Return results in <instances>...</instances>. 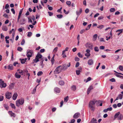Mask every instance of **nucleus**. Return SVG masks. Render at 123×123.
<instances>
[{"instance_id": "f257e3e1", "label": "nucleus", "mask_w": 123, "mask_h": 123, "mask_svg": "<svg viewBox=\"0 0 123 123\" xmlns=\"http://www.w3.org/2000/svg\"><path fill=\"white\" fill-rule=\"evenodd\" d=\"M97 101L96 100H93L91 101L89 104V107L91 110L94 111L95 109V104Z\"/></svg>"}, {"instance_id": "f03ea898", "label": "nucleus", "mask_w": 123, "mask_h": 123, "mask_svg": "<svg viewBox=\"0 0 123 123\" xmlns=\"http://www.w3.org/2000/svg\"><path fill=\"white\" fill-rule=\"evenodd\" d=\"M28 22L29 23H31L33 25H35L36 23V21H35V17L34 15L32 16H29L28 18Z\"/></svg>"}, {"instance_id": "7ed1b4c3", "label": "nucleus", "mask_w": 123, "mask_h": 123, "mask_svg": "<svg viewBox=\"0 0 123 123\" xmlns=\"http://www.w3.org/2000/svg\"><path fill=\"white\" fill-rule=\"evenodd\" d=\"M117 118L118 120H122L123 119V115L120 112H118L115 115L114 120H115Z\"/></svg>"}, {"instance_id": "20e7f679", "label": "nucleus", "mask_w": 123, "mask_h": 123, "mask_svg": "<svg viewBox=\"0 0 123 123\" xmlns=\"http://www.w3.org/2000/svg\"><path fill=\"white\" fill-rule=\"evenodd\" d=\"M42 55L39 52L38 53L36 56L35 59L33 60V61L35 63H37L39 61V59H42Z\"/></svg>"}, {"instance_id": "39448f33", "label": "nucleus", "mask_w": 123, "mask_h": 123, "mask_svg": "<svg viewBox=\"0 0 123 123\" xmlns=\"http://www.w3.org/2000/svg\"><path fill=\"white\" fill-rule=\"evenodd\" d=\"M33 55V51L32 50H29L27 51L26 55L28 57V60L30 59V57H31L32 55Z\"/></svg>"}, {"instance_id": "423d86ee", "label": "nucleus", "mask_w": 123, "mask_h": 123, "mask_svg": "<svg viewBox=\"0 0 123 123\" xmlns=\"http://www.w3.org/2000/svg\"><path fill=\"white\" fill-rule=\"evenodd\" d=\"M23 104V100L22 99H21L16 100V105L17 106H19L20 105Z\"/></svg>"}, {"instance_id": "0eeeda50", "label": "nucleus", "mask_w": 123, "mask_h": 123, "mask_svg": "<svg viewBox=\"0 0 123 123\" xmlns=\"http://www.w3.org/2000/svg\"><path fill=\"white\" fill-rule=\"evenodd\" d=\"M61 67V66H59L57 67L54 71V73L55 74H57L60 73L62 70L60 68Z\"/></svg>"}, {"instance_id": "6e6552de", "label": "nucleus", "mask_w": 123, "mask_h": 123, "mask_svg": "<svg viewBox=\"0 0 123 123\" xmlns=\"http://www.w3.org/2000/svg\"><path fill=\"white\" fill-rule=\"evenodd\" d=\"M68 64H63V66L61 67L62 69L64 70H65L67 69L68 67H69L70 66V63H69Z\"/></svg>"}, {"instance_id": "1a4fd4ad", "label": "nucleus", "mask_w": 123, "mask_h": 123, "mask_svg": "<svg viewBox=\"0 0 123 123\" xmlns=\"http://www.w3.org/2000/svg\"><path fill=\"white\" fill-rule=\"evenodd\" d=\"M6 86V83H4V81L1 79L0 80V87L2 88L3 87H5Z\"/></svg>"}, {"instance_id": "9d476101", "label": "nucleus", "mask_w": 123, "mask_h": 123, "mask_svg": "<svg viewBox=\"0 0 123 123\" xmlns=\"http://www.w3.org/2000/svg\"><path fill=\"white\" fill-rule=\"evenodd\" d=\"M6 98L8 99H10L12 97L11 93L9 92H7L6 94Z\"/></svg>"}, {"instance_id": "9b49d317", "label": "nucleus", "mask_w": 123, "mask_h": 123, "mask_svg": "<svg viewBox=\"0 0 123 123\" xmlns=\"http://www.w3.org/2000/svg\"><path fill=\"white\" fill-rule=\"evenodd\" d=\"M123 95L121 94H119L118 97H117L116 99L114 101H116L118 100L119 99H121L123 98Z\"/></svg>"}, {"instance_id": "f8f14e48", "label": "nucleus", "mask_w": 123, "mask_h": 123, "mask_svg": "<svg viewBox=\"0 0 123 123\" xmlns=\"http://www.w3.org/2000/svg\"><path fill=\"white\" fill-rule=\"evenodd\" d=\"M80 116V113H79L77 112L75 113L73 116V117L75 118H77L79 117Z\"/></svg>"}, {"instance_id": "ddd939ff", "label": "nucleus", "mask_w": 123, "mask_h": 123, "mask_svg": "<svg viewBox=\"0 0 123 123\" xmlns=\"http://www.w3.org/2000/svg\"><path fill=\"white\" fill-rule=\"evenodd\" d=\"M93 89V88L92 86V85L90 86L87 89V94H88L89 93L91 90L92 89Z\"/></svg>"}, {"instance_id": "4468645a", "label": "nucleus", "mask_w": 123, "mask_h": 123, "mask_svg": "<svg viewBox=\"0 0 123 123\" xmlns=\"http://www.w3.org/2000/svg\"><path fill=\"white\" fill-rule=\"evenodd\" d=\"M86 47L88 48L92 49V45L91 43H87L86 44Z\"/></svg>"}, {"instance_id": "2eb2a0df", "label": "nucleus", "mask_w": 123, "mask_h": 123, "mask_svg": "<svg viewBox=\"0 0 123 123\" xmlns=\"http://www.w3.org/2000/svg\"><path fill=\"white\" fill-rule=\"evenodd\" d=\"M7 68L9 70H12L13 69V67L12 64H10L8 65Z\"/></svg>"}, {"instance_id": "dca6fc26", "label": "nucleus", "mask_w": 123, "mask_h": 123, "mask_svg": "<svg viewBox=\"0 0 123 123\" xmlns=\"http://www.w3.org/2000/svg\"><path fill=\"white\" fill-rule=\"evenodd\" d=\"M90 123H97V121L96 119L93 118L92 119Z\"/></svg>"}, {"instance_id": "f3484780", "label": "nucleus", "mask_w": 123, "mask_h": 123, "mask_svg": "<svg viewBox=\"0 0 123 123\" xmlns=\"http://www.w3.org/2000/svg\"><path fill=\"white\" fill-rule=\"evenodd\" d=\"M54 91L55 92L57 93H59L60 92V89L57 87H56L54 89Z\"/></svg>"}, {"instance_id": "a211bd4d", "label": "nucleus", "mask_w": 123, "mask_h": 123, "mask_svg": "<svg viewBox=\"0 0 123 123\" xmlns=\"http://www.w3.org/2000/svg\"><path fill=\"white\" fill-rule=\"evenodd\" d=\"M18 96L17 93H15L13 95L12 98L13 100H15L16 99Z\"/></svg>"}, {"instance_id": "6ab92c4d", "label": "nucleus", "mask_w": 123, "mask_h": 123, "mask_svg": "<svg viewBox=\"0 0 123 123\" xmlns=\"http://www.w3.org/2000/svg\"><path fill=\"white\" fill-rule=\"evenodd\" d=\"M23 9V8L21 10H20V11H19V15H18V22H19V19L20 18V17H21V14L22 13V10Z\"/></svg>"}, {"instance_id": "aec40b11", "label": "nucleus", "mask_w": 123, "mask_h": 123, "mask_svg": "<svg viewBox=\"0 0 123 123\" xmlns=\"http://www.w3.org/2000/svg\"><path fill=\"white\" fill-rule=\"evenodd\" d=\"M93 63V61L92 59L89 60L88 61V63L89 65H92Z\"/></svg>"}, {"instance_id": "412c9836", "label": "nucleus", "mask_w": 123, "mask_h": 123, "mask_svg": "<svg viewBox=\"0 0 123 123\" xmlns=\"http://www.w3.org/2000/svg\"><path fill=\"white\" fill-rule=\"evenodd\" d=\"M2 29L3 31H6L8 30V28L6 26L3 25L2 27Z\"/></svg>"}, {"instance_id": "4be33fe9", "label": "nucleus", "mask_w": 123, "mask_h": 123, "mask_svg": "<svg viewBox=\"0 0 123 123\" xmlns=\"http://www.w3.org/2000/svg\"><path fill=\"white\" fill-rule=\"evenodd\" d=\"M15 77L17 78H19L21 77V75L18 72L16 73L15 74Z\"/></svg>"}, {"instance_id": "5701e85b", "label": "nucleus", "mask_w": 123, "mask_h": 123, "mask_svg": "<svg viewBox=\"0 0 123 123\" xmlns=\"http://www.w3.org/2000/svg\"><path fill=\"white\" fill-rule=\"evenodd\" d=\"M123 29H119L117 30L116 31V32H119V33H118L117 34V35L118 36L120 34L122 33L123 32Z\"/></svg>"}, {"instance_id": "b1692460", "label": "nucleus", "mask_w": 123, "mask_h": 123, "mask_svg": "<svg viewBox=\"0 0 123 123\" xmlns=\"http://www.w3.org/2000/svg\"><path fill=\"white\" fill-rule=\"evenodd\" d=\"M8 112L9 114L11 117H15L16 116L15 114L14 113H12V111H9Z\"/></svg>"}, {"instance_id": "393cba45", "label": "nucleus", "mask_w": 123, "mask_h": 123, "mask_svg": "<svg viewBox=\"0 0 123 123\" xmlns=\"http://www.w3.org/2000/svg\"><path fill=\"white\" fill-rule=\"evenodd\" d=\"M15 84L14 83H11L9 87V89H12L13 87V86Z\"/></svg>"}, {"instance_id": "a878e982", "label": "nucleus", "mask_w": 123, "mask_h": 123, "mask_svg": "<svg viewBox=\"0 0 123 123\" xmlns=\"http://www.w3.org/2000/svg\"><path fill=\"white\" fill-rule=\"evenodd\" d=\"M98 35L97 34L94 35L93 36V40L94 41L96 40L97 37Z\"/></svg>"}, {"instance_id": "bb28decb", "label": "nucleus", "mask_w": 123, "mask_h": 123, "mask_svg": "<svg viewBox=\"0 0 123 123\" xmlns=\"http://www.w3.org/2000/svg\"><path fill=\"white\" fill-rule=\"evenodd\" d=\"M82 11V10L81 9H80L79 12L77 11L76 12V14L78 15H79L81 13Z\"/></svg>"}, {"instance_id": "cd10ccee", "label": "nucleus", "mask_w": 123, "mask_h": 123, "mask_svg": "<svg viewBox=\"0 0 123 123\" xmlns=\"http://www.w3.org/2000/svg\"><path fill=\"white\" fill-rule=\"evenodd\" d=\"M20 64V63H18V62H15L13 64V65L14 66H16V65H17V66L18 67H19V65Z\"/></svg>"}, {"instance_id": "c85d7f7f", "label": "nucleus", "mask_w": 123, "mask_h": 123, "mask_svg": "<svg viewBox=\"0 0 123 123\" xmlns=\"http://www.w3.org/2000/svg\"><path fill=\"white\" fill-rule=\"evenodd\" d=\"M68 96H67L64 98V102H66L68 100Z\"/></svg>"}, {"instance_id": "c756f323", "label": "nucleus", "mask_w": 123, "mask_h": 123, "mask_svg": "<svg viewBox=\"0 0 123 123\" xmlns=\"http://www.w3.org/2000/svg\"><path fill=\"white\" fill-rule=\"evenodd\" d=\"M76 87L75 85H74L72 86L71 89L72 90L74 91L76 90Z\"/></svg>"}, {"instance_id": "7c9ffc66", "label": "nucleus", "mask_w": 123, "mask_h": 123, "mask_svg": "<svg viewBox=\"0 0 123 123\" xmlns=\"http://www.w3.org/2000/svg\"><path fill=\"white\" fill-rule=\"evenodd\" d=\"M59 83L60 85H63L64 84V82L63 81H59Z\"/></svg>"}, {"instance_id": "2f4dec72", "label": "nucleus", "mask_w": 123, "mask_h": 123, "mask_svg": "<svg viewBox=\"0 0 123 123\" xmlns=\"http://www.w3.org/2000/svg\"><path fill=\"white\" fill-rule=\"evenodd\" d=\"M43 74V72L42 71L38 72L37 74V75L38 76H39Z\"/></svg>"}, {"instance_id": "473e14b6", "label": "nucleus", "mask_w": 123, "mask_h": 123, "mask_svg": "<svg viewBox=\"0 0 123 123\" xmlns=\"http://www.w3.org/2000/svg\"><path fill=\"white\" fill-rule=\"evenodd\" d=\"M32 33L31 32H28L27 36L28 37H30L32 35Z\"/></svg>"}, {"instance_id": "72a5a7b5", "label": "nucleus", "mask_w": 123, "mask_h": 123, "mask_svg": "<svg viewBox=\"0 0 123 123\" xmlns=\"http://www.w3.org/2000/svg\"><path fill=\"white\" fill-rule=\"evenodd\" d=\"M10 105L11 106L12 108L14 109L16 107L14 104H12V103H10Z\"/></svg>"}, {"instance_id": "f704fd0d", "label": "nucleus", "mask_w": 123, "mask_h": 123, "mask_svg": "<svg viewBox=\"0 0 123 123\" xmlns=\"http://www.w3.org/2000/svg\"><path fill=\"white\" fill-rule=\"evenodd\" d=\"M56 16L58 18H61L63 16L62 15V14H58Z\"/></svg>"}, {"instance_id": "c9c22d12", "label": "nucleus", "mask_w": 123, "mask_h": 123, "mask_svg": "<svg viewBox=\"0 0 123 123\" xmlns=\"http://www.w3.org/2000/svg\"><path fill=\"white\" fill-rule=\"evenodd\" d=\"M104 27V26L102 25H101L98 26L97 27L100 29H102Z\"/></svg>"}, {"instance_id": "e433bc0d", "label": "nucleus", "mask_w": 123, "mask_h": 123, "mask_svg": "<svg viewBox=\"0 0 123 123\" xmlns=\"http://www.w3.org/2000/svg\"><path fill=\"white\" fill-rule=\"evenodd\" d=\"M119 68L120 70L122 71H123V66L120 65L119 66Z\"/></svg>"}, {"instance_id": "4c0bfd02", "label": "nucleus", "mask_w": 123, "mask_h": 123, "mask_svg": "<svg viewBox=\"0 0 123 123\" xmlns=\"http://www.w3.org/2000/svg\"><path fill=\"white\" fill-rule=\"evenodd\" d=\"M94 51L96 52H98L99 50V49L98 47H95L94 48Z\"/></svg>"}, {"instance_id": "58836bf2", "label": "nucleus", "mask_w": 123, "mask_h": 123, "mask_svg": "<svg viewBox=\"0 0 123 123\" xmlns=\"http://www.w3.org/2000/svg\"><path fill=\"white\" fill-rule=\"evenodd\" d=\"M66 4L68 5L69 6H71V2L70 1H68L66 2Z\"/></svg>"}, {"instance_id": "ea45409f", "label": "nucleus", "mask_w": 123, "mask_h": 123, "mask_svg": "<svg viewBox=\"0 0 123 123\" xmlns=\"http://www.w3.org/2000/svg\"><path fill=\"white\" fill-rule=\"evenodd\" d=\"M81 72L80 70H76V74L77 75H78L80 74V73Z\"/></svg>"}, {"instance_id": "a19ab883", "label": "nucleus", "mask_w": 123, "mask_h": 123, "mask_svg": "<svg viewBox=\"0 0 123 123\" xmlns=\"http://www.w3.org/2000/svg\"><path fill=\"white\" fill-rule=\"evenodd\" d=\"M23 50V49L21 47H18L17 48V50L20 51H21Z\"/></svg>"}, {"instance_id": "79ce46f5", "label": "nucleus", "mask_w": 123, "mask_h": 123, "mask_svg": "<svg viewBox=\"0 0 123 123\" xmlns=\"http://www.w3.org/2000/svg\"><path fill=\"white\" fill-rule=\"evenodd\" d=\"M115 9L114 8H111L110 9V11L111 12H114L115 11Z\"/></svg>"}, {"instance_id": "37998d69", "label": "nucleus", "mask_w": 123, "mask_h": 123, "mask_svg": "<svg viewBox=\"0 0 123 123\" xmlns=\"http://www.w3.org/2000/svg\"><path fill=\"white\" fill-rule=\"evenodd\" d=\"M62 54L63 55L62 57L63 58H65V57H66V55L65 53V52H64L63 51H62Z\"/></svg>"}, {"instance_id": "c03bdc74", "label": "nucleus", "mask_w": 123, "mask_h": 123, "mask_svg": "<svg viewBox=\"0 0 123 123\" xmlns=\"http://www.w3.org/2000/svg\"><path fill=\"white\" fill-rule=\"evenodd\" d=\"M57 49L58 47H56L53 50V52L55 53H56L57 50Z\"/></svg>"}, {"instance_id": "a18cd8bd", "label": "nucleus", "mask_w": 123, "mask_h": 123, "mask_svg": "<svg viewBox=\"0 0 123 123\" xmlns=\"http://www.w3.org/2000/svg\"><path fill=\"white\" fill-rule=\"evenodd\" d=\"M77 55L80 58H82L83 57L82 55L80 53V52L78 53Z\"/></svg>"}, {"instance_id": "49530a36", "label": "nucleus", "mask_w": 123, "mask_h": 123, "mask_svg": "<svg viewBox=\"0 0 123 123\" xmlns=\"http://www.w3.org/2000/svg\"><path fill=\"white\" fill-rule=\"evenodd\" d=\"M18 74H23V71L22 70H18Z\"/></svg>"}, {"instance_id": "de8ad7c7", "label": "nucleus", "mask_w": 123, "mask_h": 123, "mask_svg": "<svg viewBox=\"0 0 123 123\" xmlns=\"http://www.w3.org/2000/svg\"><path fill=\"white\" fill-rule=\"evenodd\" d=\"M4 106L6 109L7 110L8 109V107L7 105L4 104Z\"/></svg>"}, {"instance_id": "09e8293b", "label": "nucleus", "mask_w": 123, "mask_h": 123, "mask_svg": "<svg viewBox=\"0 0 123 123\" xmlns=\"http://www.w3.org/2000/svg\"><path fill=\"white\" fill-rule=\"evenodd\" d=\"M45 51V49H41L40 50V52L41 53H43Z\"/></svg>"}, {"instance_id": "8fccbe9b", "label": "nucleus", "mask_w": 123, "mask_h": 123, "mask_svg": "<svg viewBox=\"0 0 123 123\" xmlns=\"http://www.w3.org/2000/svg\"><path fill=\"white\" fill-rule=\"evenodd\" d=\"M25 73L27 75L29 76L30 75L29 73H28V72L27 71H25Z\"/></svg>"}, {"instance_id": "3c124183", "label": "nucleus", "mask_w": 123, "mask_h": 123, "mask_svg": "<svg viewBox=\"0 0 123 123\" xmlns=\"http://www.w3.org/2000/svg\"><path fill=\"white\" fill-rule=\"evenodd\" d=\"M91 79V78L90 77H88L87 79L86 80V82H88V81H90Z\"/></svg>"}, {"instance_id": "603ef678", "label": "nucleus", "mask_w": 123, "mask_h": 123, "mask_svg": "<svg viewBox=\"0 0 123 123\" xmlns=\"http://www.w3.org/2000/svg\"><path fill=\"white\" fill-rule=\"evenodd\" d=\"M3 16L7 18H8V15L6 13H5L4 14Z\"/></svg>"}, {"instance_id": "864d4df0", "label": "nucleus", "mask_w": 123, "mask_h": 123, "mask_svg": "<svg viewBox=\"0 0 123 123\" xmlns=\"http://www.w3.org/2000/svg\"><path fill=\"white\" fill-rule=\"evenodd\" d=\"M110 80L112 82H114L116 81L115 79L114 78L110 79Z\"/></svg>"}, {"instance_id": "5fc2aeb1", "label": "nucleus", "mask_w": 123, "mask_h": 123, "mask_svg": "<svg viewBox=\"0 0 123 123\" xmlns=\"http://www.w3.org/2000/svg\"><path fill=\"white\" fill-rule=\"evenodd\" d=\"M48 13L50 16H51L53 15V13L52 12H48Z\"/></svg>"}, {"instance_id": "6e6d98bb", "label": "nucleus", "mask_w": 123, "mask_h": 123, "mask_svg": "<svg viewBox=\"0 0 123 123\" xmlns=\"http://www.w3.org/2000/svg\"><path fill=\"white\" fill-rule=\"evenodd\" d=\"M4 99L3 97L2 96H0V101H2Z\"/></svg>"}, {"instance_id": "4d7b16f0", "label": "nucleus", "mask_w": 123, "mask_h": 123, "mask_svg": "<svg viewBox=\"0 0 123 123\" xmlns=\"http://www.w3.org/2000/svg\"><path fill=\"white\" fill-rule=\"evenodd\" d=\"M9 5L8 4H6L5 5V8L6 9H7L8 8V7H9Z\"/></svg>"}, {"instance_id": "13d9d810", "label": "nucleus", "mask_w": 123, "mask_h": 123, "mask_svg": "<svg viewBox=\"0 0 123 123\" xmlns=\"http://www.w3.org/2000/svg\"><path fill=\"white\" fill-rule=\"evenodd\" d=\"M75 121V120L74 119H72L71 120L70 122L69 123H74Z\"/></svg>"}, {"instance_id": "bf43d9fd", "label": "nucleus", "mask_w": 123, "mask_h": 123, "mask_svg": "<svg viewBox=\"0 0 123 123\" xmlns=\"http://www.w3.org/2000/svg\"><path fill=\"white\" fill-rule=\"evenodd\" d=\"M31 121L32 123H34L36 122V120L35 119H33L31 120Z\"/></svg>"}, {"instance_id": "052dcab7", "label": "nucleus", "mask_w": 123, "mask_h": 123, "mask_svg": "<svg viewBox=\"0 0 123 123\" xmlns=\"http://www.w3.org/2000/svg\"><path fill=\"white\" fill-rule=\"evenodd\" d=\"M48 9L50 10H52L53 8L51 6H49V5H48Z\"/></svg>"}, {"instance_id": "680f3d73", "label": "nucleus", "mask_w": 123, "mask_h": 123, "mask_svg": "<svg viewBox=\"0 0 123 123\" xmlns=\"http://www.w3.org/2000/svg\"><path fill=\"white\" fill-rule=\"evenodd\" d=\"M107 109L108 111H111L112 110V108L111 107L107 108Z\"/></svg>"}, {"instance_id": "e2e57ef3", "label": "nucleus", "mask_w": 123, "mask_h": 123, "mask_svg": "<svg viewBox=\"0 0 123 123\" xmlns=\"http://www.w3.org/2000/svg\"><path fill=\"white\" fill-rule=\"evenodd\" d=\"M104 18V17L102 16H101L100 17H98V19L99 20H100L101 19H102Z\"/></svg>"}, {"instance_id": "0e129e2a", "label": "nucleus", "mask_w": 123, "mask_h": 123, "mask_svg": "<svg viewBox=\"0 0 123 123\" xmlns=\"http://www.w3.org/2000/svg\"><path fill=\"white\" fill-rule=\"evenodd\" d=\"M79 62H77L76 64V65L75 66V67L76 68L77 67L79 66Z\"/></svg>"}, {"instance_id": "69168bd1", "label": "nucleus", "mask_w": 123, "mask_h": 123, "mask_svg": "<svg viewBox=\"0 0 123 123\" xmlns=\"http://www.w3.org/2000/svg\"><path fill=\"white\" fill-rule=\"evenodd\" d=\"M63 12L64 13L66 14H68L69 12V11L66 12V10L64 9L63 10Z\"/></svg>"}, {"instance_id": "338daca9", "label": "nucleus", "mask_w": 123, "mask_h": 123, "mask_svg": "<svg viewBox=\"0 0 123 123\" xmlns=\"http://www.w3.org/2000/svg\"><path fill=\"white\" fill-rule=\"evenodd\" d=\"M99 48L101 49H105V47L103 46H101L99 47Z\"/></svg>"}, {"instance_id": "774afa93", "label": "nucleus", "mask_w": 123, "mask_h": 123, "mask_svg": "<svg viewBox=\"0 0 123 123\" xmlns=\"http://www.w3.org/2000/svg\"><path fill=\"white\" fill-rule=\"evenodd\" d=\"M85 31V30L84 29L80 31V34H82Z\"/></svg>"}]
</instances>
